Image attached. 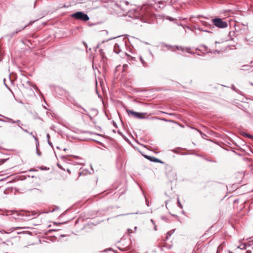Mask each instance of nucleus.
I'll list each match as a JSON object with an SVG mask.
<instances>
[{"instance_id": "1", "label": "nucleus", "mask_w": 253, "mask_h": 253, "mask_svg": "<svg viewBox=\"0 0 253 253\" xmlns=\"http://www.w3.org/2000/svg\"><path fill=\"white\" fill-rule=\"evenodd\" d=\"M72 17L73 18L80 20L83 21H87L89 20V17L88 15L83 12L79 11L72 15Z\"/></svg>"}, {"instance_id": "2", "label": "nucleus", "mask_w": 253, "mask_h": 253, "mask_svg": "<svg viewBox=\"0 0 253 253\" xmlns=\"http://www.w3.org/2000/svg\"><path fill=\"white\" fill-rule=\"evenodd\" d=\"M126 112L129 116L137 119H145V116L147 115L146 113L136 112L129 109H126Z\"/></svg>"}, {"instance_id": "3", "label": "nucleus", "mask_w": 253, "mask_h": 253, "mask_svg": "<svg viewBox=\"0 0 253 253\" xmlns=\"http://www.w3.org/2000/svg\"><path fill=\"white\" fill-rule=\"evenodd\" d=\"M213 24L217 27L220 28H224L228 26L226 22L223 21L221 19L215 18L211 20Z\"/></svg>"}, {"instance_id": "4", "label": "nucleus", "mask_w": 253, "mask_h": 253, "mask_svg": "<svg viewBox=\"0 0 253 253\" xmlns=\"http://www.w3.org/2000/svg\"><path fill=\"white\" fill-rule=\"evenodd\" d=\"M145 157L146 158H147V159L150 160L152 162H156V163H163V162H161V160H160L159 159L156 158L155 157H150V156H145Z\"/></svg>"}, {"instance_id": "5", "label": "nucleus", "mask_w": 253, "mask_h": 253, "mask_svg": "<svg viewBox=\"0 0 253 253\" xmlns=\"http://www.w3.org/2000/svg\"><path fill=\"white\" fill-rule=\"evenodd\" d=\"M30 24V23L28 24H25V25H21L20 28L18 29V31H17L15 32V33H17L18 32H20V31H22V30L25 29L26 27H27Z\"/></svg>"}, {"instance_id": "6", "label": "nucleus", "mask_w": 253, "mask_h": 253, "mask_svg": "<svg viewBox=\"0 0 253 253\" xmlns=\"http://www.w3.org/2000/svg\"><path fill=\"white\" fill-rule=\"evenodd\" d=\"M114 50L115 52L118 53L119 52V45L116 43L114 46Z\"/></svg>"}, {"instance_id": "7", "label": "nucleus", "mask_w": 253, "mask_h": 253, "mask_svg": "<svg viewBox=\"0 0 253 253\" xmlns=\"http://www.w3.org/2000/svg\"><path fill=\"white\" fill-rule=\"evenodd\" d=\"M128 68V65L127 64H124L123 65V71H126V70Z\"/></svg>"}, {"instance_id": "8", "label": "nucleus", "mask_w": 253, "mask_h": 253, "mask_svg": "<svg viewBox=\"0 0 253 253\" xmlns=\"http://www.w3.org/2000/svg\"><path fill=\"white\" fill-rule=\"evenodd\" d=\"M177 204H178V206H179V207L180 208H182V205H181V204L180 203V202H179V200H178V201H177Z\"/></svg>"}, {"instance_id": "9", "label": "nucleus", "mask_w": 253, "mask_h": 253, "mask_svg": "<svg viewBox=\"0 0 253 253\" xmlns=\"http://www.w3.org/2000/svg\"><path fill=\"white\" fill-rule=\"evenodd\" d=\"M170 235H171V233H170V232H168V233H167V237H166V239H168V236H170Z\"/></svg>"}, {"instance_id": "10", "label": "nucleus", "mask_w": 253, "mask_h": 253, "mask_svg": "<svg viewBox=\"0 0 253 253\" xmlns=\"http://www.w3.org/2000/svg\"><path fill=\"white\" fill-rule=\"evenodd\" d=\"M247 67V65H244V66H242V68H242V69H243V70H246V69H244V68H245V67Z\"/></svg>"}, {"instance_id": "11", "label": "nucleus", "mask_w": 253, "mask_h": 253, "mask_svg": "<svg viewBox=\"0 0 253 253\" xmlns=\"http://www.w3.org/2000/svg\"><path fill=\"white\" fill-rule=\"evenodd\" d=\"M28 248H29V247H28V246H26V247H25V251H27V249H28Z\"/></svg>"}, {"instance_id": "12", "label": "nucleus", "mask_w": 253, "mask_h": 253, "mask_svg": "<svg viewBox=\"0 0 253 253\" xmlns=\"http://www.w3.org/2000/svg\"><path fill=\"white\" fill-rule=\"evenodd\" d=\"M162 120H164L165 121H169L167 119H162Z\"/></svg>"}, {"instance_id": "13", "label": "nucleus", "mask_w": 253, "mask_h": 253, "mask_svg": "<svg viewBox=\"0 0 253 253\" xmlns=\"http://www.w3.org/2000/svg\"><path fill=\"white\" fill-rule=\"evenodd\" d=\"M58 166L59 168L61 169H63L59 164H58Z\"/></svg>"}, {"instance_id": "14", "label": "nucleus", "mask_w": 253, "mask_h": 253, "mask_svg": "<svg viewBox=\"0 0 253 253\" xmlns=\"http://www.w3.org/2000/svg\"><path fill=\"white\" fill-rule=\"evenodd\" d=\"M67 171L69 173H71V171L70 169H68Z\"/></svg>"}, {"instance_id": "15", "label": "nucleus", "mask_w": 253, "mask_h": 253, "mask_svg": "<svg viewBox=\"0 0 253 253\" xmlns=\"http://www.w3.org/2000/svg\"><path fill=\"white\" fill-rule=\"evenodd\" d=\"M248 137H250V138H251L252 137V136L250 135H248Z\"/></svg>"}]
</instances>
